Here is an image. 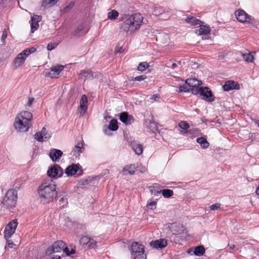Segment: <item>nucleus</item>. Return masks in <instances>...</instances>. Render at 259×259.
Instances as JSON below:
<instances>
[{"mask_svg": "<svg viewBox=\"0 0 259 259\" xmlns=\"http://www.w3.org/2000/svg\"><path fill=\"white\" fill-rule=\"evenodd\" d=\"M203 23L199 24L200 28L198 29V35H206L210 33V27L206 25H203ZM198 29L196 30V33H197Z\"/></svg>", "mask_w": 259, "mask_h": 259, "instance_id": "22", "label": "nucleus"}, {"mask_svg": "<svg viewBox=\"0 0 259 259\" xmlns=\"http://www.w3.org/2000/svg\"><path fill=\"white\" fill-rule=\"evenodd\" d=\"M136 167L134 164L127 165L123 168V171H128V173L131 175L135 174Z\"/></svg>", "mask_w": 259, "mask_h": 259, "instance_id": "30", "label": "nucleus"}, {"mask_svg": "<svg viewBox=\"0 0 259 259\" xmlns=\"http://www.w3.org/2000/svg\"><path fill=\"white\" fill-rule=\"evenodd\" d=\"M84 29V26L82 25H80L78 26L76 29V30L75 31V34H77L78 33H79L80 31L83 30Z\"/></svg>", "mask_w": 259, "mask_h": 259, "instance_id": "51", "label": "nucleus"}, {"mask_svg": "<svg viewBox=\"0 0 259 259\" xmlns=\"http://www.w3.org/2000/svg\"><path fill=\"white\" fill-rule=\"evenodd\" d=\"M80 75L81 76H85V77H87L88 78H93V72L91 71H89V70H84L82 71L80 74Z\"/></svg>", "mask_w": 259, "mask_h": 259, "instance_id": "38", "label": "nucleus"}, {"mask_svg": "<svg viewBox=\"0 0 259 259\" xmlns=\"http://www.w3.org/2000/svg\"><path fill=\"white\" fill-rule=\"evenodd\" d=\"M61 256L60 255H53L50 259H60Z\"/></svg>", "mask_w": 259, "mask_h": 259, "instance_id": "57", "label": "nucleus"}, {"mask_svg": "<svg viewBox=\"0 0 259 259\" xmlns=\"http://www.w3.org/2000/svg\"><path fill=\"white\" fill-rule=\"evenodd\" d=\"M192 93L195 95L199 94L200 96H203L205 98L206 101L209 102H212L214 100V97L211 91L207 87L193 89Z\"/></svg>", "mask_w": 259, "mask_h": 259, "instance_id": "6", "label": "nucleus"}, {"mask_svg": "<svg viewBox=\"0 0 259 259\" xmlns=\"http://www.w3.org/2000/svg\"><path fill=\"white\" fill-rule=\"evenodd\" d=\"M118 122L116 119H112L109 123L108 128L112 131H116L118 130Z\"/></svg>", "mask_w": 259, "mask_h": 259, "instance_id": "32", "label": "nucleus"}, {"mask_svg": "<svg viewBox=\"0 0 259 259\" xmlns=\"http://www.w3.org/2000/svg\"><path fill=\"white\" fill-rule=\"evenodd\" d=\"M131 146L137 154L140 155L143 153V148L142 145L134 142L131 143Z\"/></svg>", "mask_w": 259, "mask_h": 259, "instance_id": "26", "label": "nucleus"}, {"mask_svg": "<svg viewBox=\"0 0 259 259\" xmlns=\"http://www.w3.org/2000/svg\"><path fill=\"white\" fill-rule=\"evenodd\" d=\"M58 1V0H45L44 1L42 5L44 6L52 7L55 5Z\"/></svg>", "mask_w": 259, "mask_h": 259, "instance_id": "37", "label": "nucleus"}, {"mask_svg": "<svg viewBox=\"0 0 259 259\" xmlns=\"http://www.w3.org/2000/svg\"><path fill=\"white\" fill-rule=\"evenodd\" d=\"M63 250L64 252H65V253L66 254V255L67 256H69L70 255V251L67 247H66L65 246V247L63 248Z\"/></svg>", "mask_w": 259, "mask_h": 259, "instance_id": "55", "label": "nucleus"}, {"mask_svg": "<svg viewBox=\"0 0 259 259\" xmlns=\"http://www.w3.org/2000/svg\"><path fill=\"white\" fill-rule=\"evenodd\" d=\"M185 20L187 23H190L191 25H193L203 23V22H202L201 21H200L199 19H198L194 17H188L185 19Z\"/></svg>", "mask_w": 259, "mask_h": 259, "instance_id": "31", "label": "nucleus"}, {"mask_svg": "<svg viewBox=\"0 0 259 259\" xmlns=\"http://www.w3.org/2000/svg\"><path fill=\"white\" fill-rule=\"evenodd\" d=\"M30 50H28V49H26L24 50L22 52V54L24 56V57L26 58V56H28L30 54Z\"/></svg>", "mask_w": 259, "mask_h": 259, "instance_id": "53", "label": "nucleus"}, {"mask_svg": "<svg viewBox=\"0 0 259 259\" xmlns=\"http://www.w3.org/2000/svg\"><path fill=\"white\" fill-rule=\"evenodd\" d=\"M48 176L52 178H57L61 177L63 174L62 168L58 164H54L53 166L50 167L47 171Z\"/></svg>", "mask_w": 259, "mask_h": 259, "instance_id": "10", "label": "nucleus"}, {"mask_svg": "<svg viewBox=\"0 0 259 259\" xmlns=\"http://www.w3.org/2000/svg\"><path fill=\"white\" fill-rule=\"evenodd\" d=\"M74 6L73 3H70L68 5H67L66 7L64 8L63 11L64 12H67L68 11L71 9H72Z\"/></svg>", "mask_w": 259, "mask_h": 259, "instance_id": "50", "label": "nucleus"}, {"mask_svg": "<svg viewBox=\"0 0 259 259\" xmlns=\"http://www.w3.org/2000/svg\"><path fill=\"white\" fill-rule=\"evenodd\" d=\"M153 13L155 16H161V19H167L170 16V14L168 12L164 13V10L160 7H155Z\"/></svg>", "mask_w": 259, "mask_h": 259, "instance_id": "20", "label": "nucleus"}, {"mask_svg": "<svg viewBox=\"0 0 259 259\" xmlns=\"http://www.w3.org/2000/svg\"><path fill=\"white\" fill-rule=\"evenodd\" d=\"M83 146V143L82 142H78L77 145L75 146L74 147V150L75 152H77L78 153H79L81 152V150Z\"/></svg>", "mask_w": 259, "mask_h": 259, "instance_id": "42", "label": "nucleus"}, {"mask_svg": "<svg viewBox=\"0 0 259 259\" xmlns=\"http://www.w3.org/2000/svg\"><path fill=\"white\" fill-rule=\"evenodd\" d=\"M124 49H123L122 47H119L115 49V53L116 54H120L122 53Z\"/></svg>", "mask_w": 259, "mask_h": 259, "instance_id": "54", "label": "nucleus"}, {"mask_svg": "<svg viewBox=\"0 0 259 259\" xmlns=\"http://www.w3.org/2000/svg\"><path fill=\"white\" fill-rule=\"evenodd\" d=\"M204 252L205 249L203 246H198L194 248V254L196 255H202Z\"/></svg>", "mask_w": 259, "mask_h": 259, "instance_id": "33", "label": "nucleus"}, {"mask_svg": "<svg viewBox=\"0 0 259 259\" xmlns=\"http://www.w3.org/2000/svg\"><path fill=\"white\" fill-rule=\"evenodd\" d=\"M197 143H198L203 149L207 148L209 144L206 140V139L203 137L198 138L196 140Z\"/></svg>", "mask_w": 259, "mask_h": 259, "instance_id": "29", "label": "nucleus"}, {"mask_svg": "<svg viewBox=\"0 0 259 259\" xmlns=\"http://www.w3.org/2000/svg\"><path fill=\"white\" fill-rule=\"evenodd\" d=\"M18 117L24 119V121L30 123V121L32 119V114L28 111H24L17 116Z\"/></svg>", "mask_w": 259, "mask_h": 259, "instance_id": "23", "label": "nucleus"}, {"mask_svg": "<svg viewBox=\"0 0 259 259\" xmlns=\"http://www.w3.org/2000/svg\"><path fill=\"white\" fill-rule=\"evenodd\" d=\"M28 50H30V53L35 52L36 50V48L34 47H32L31 48L28 49Z\"/></svg>", "mask_w": 259, "mask_h": 259, "instance_id": "61", "label": "nucleus"}, {"mask_svg": "<svg viewBox=\"0 0 259 259\" xmlns=\"http://www.w3.org/2000/svg\"><path fill=\"white\" fill-rule=\"evenodd\" d=\"M59 201L60 202V204H61L62 203H65L63 205V206H64L66 204H67V199L66 198L64 197H62L60 199Z\"/></svg>", "mask_w": 259, "mask_h": 259, "instance_id": "52", "label": "nucleus"}, {"mask_svg": "<svg viewBox=\"0 0 259 259\" xmlns=\"http://www.w3.org/2000/svg\"><path fill=\"white\" fill-rule=\"evenodd\" d=\"M223 89L224 91H229L234 89H239V84L232 80H228L226 82L225 84L223 85Z\"/></svg>", "mask_w": 259, "mask_h": 259, "instance_id": "19", "label": "nucleus"}, {"mask_svg": "<svg viewBox=\"0 0 259 259\" xmlns=\"http://www.w3.org/2000/svg\"><path fill=\"white\" fill-rule=\"evenodd\" d=\"M118 16V12L115 10H113L108 13V18L110 20H115Z\"/></svg>", "mask_w": 259, "mask_h": 259, "instance_id": "34", "label": "nucleus"}, {"mask_svg": "<svg viewBox=\"0 0 259 259\" xmlns=\"http://www.w3.org/2000/svg\"><path fill=\"white\" fill-rule=\"evenodd\" d=\"M88 98L86 95H83L80 100V114L83 115L87 111Z\"/></svg>", "mask_w": 259, "mask_h": 259, "instance_id": "21", "label": "nucleus"}, {"mask_svg": "<svg viewBox=\"0 0 259 259\" xmlns=\"http://www.w3.org/2000/svg\"><path fill=\"white\" fill-rule=\"evenodd\" d=\"M146 126L147 128H149L152 132H155V131L157 130V123L155 122L150 120Z\"/></svg>", "mask_w": 259, "mask_h": 259, "instance_id": "36", "label": "nucleus"}, {"mask_svg": "<svg viewBox=\"0 0 259 259\" xmlns=\"http://www.w3.org/2000/svg\"><path fill=\"white\" fill-rule=\"evenodd\" d=\"M25 60V57H24V56H23V54H22V53H21L19 54H18V55L16 57L15 61L16 63L22 64L24 63Z\"/></svg>", "mask_w": 259, "mask_h": 259, "instance_id": "39", "label": "nucleus"}, {"mask_svg": "<svg viewBox=\"0 0 259 259\" xmlns=\"http://www.w3.org/2000/svg\"><path fill=\"white\" fill-rule=\"evenodd\" d=\"M63 155V152L60 150L56 149H51L49 156L53 162H56L60 160Z\"/></svg>", "mask_w": 259, "mask_h": 259, "instance_id": "15", "label": "nucleus"}, {"mask_svg": "<svg viewBox=\"0 0 259 259\" xmlns=\"http://www.w3.org/2000/svg\"><path fill=\"white\" fill-rule=\"evenodd\" d=\"M161 193L165 198H169L174 194L173 191L170 189H163L161 190Z\"/></svg>", "mask_w": 259, "mask_h": 259, "instance_id": "35", "label": "nucleus"}, {"mask_svg": "<svg viewBox=\"0 0 259 259\" xmlns=\"http://www.w3.org/2000/svg\"><path fill=\"white\" fill-rule=\"evenodd\" d=\"M38 193L40 201L43 203H50L57 197L56 185L49 182H45L39 186Z\"/></svg>", "mask_w": 259, "mask_h": 259, "instance_id": "1", "label": "nucleus"}, {"mask_svg": "<svg viewBox=\"0 0 259 259\" xmlns=\"http://www.w3.org/2000/svg\"><path fill=\"white\" fill-rule=\"evenodd\" d=\"M177 63L179 65H185L186 64L188 65H200V62L196 61L195 59H190L188 58L178 61Z\"/></svg>", "mask_w": 259, "mask_h": 259, "instance_id": "24", "label": "nucleus"}, {"mask_svg": "<svg viewBox=\"0 0 259 259\" xmlns=\"http://www.w3.org/2000/svg\"><path fill=\"white\" fill-rule=\"evenodd\" d=\"M167 244V240L165 239H159L152 241L149 245L153 249H162L166 246Z\"/></svg>", "mask_w": 259, "mask_h": 259, "instance_id": "14", "label": "nucleus"}, {"mask_svg": "<svg viewBox=\"0 0 259 259\" xmlns=\"http://www.w3.org/2000/svg\"><path fill=\"white\" fill-rule=\"evenodd\" d=\"M255 192L257 195H259V186L256 188Z\"/></svg>", "mask_w": 259, "mask_h": 259, "instance_id": "64", "label": "nucleus"}, {"mask_svg": "<svg viewBox=\"0 0 259 259\" xmlns=\"http://www.w3.org/2000/svg\"><path fill=\"white\" fill-rule=\"evenodd\" d=\"M34 137L37 141L42 142L47 141L51 137V135L47 133L46 128L43 127L40 132H37L34 135Z\"/></svg>", "mask_w": 259, "mask_h": 259, "instance_id": "13", "label": "nucleus"}, {"mask_svg": "<svg viewBox=\"0 0 259 259\" xmlns=\"http://www.w3.org/2000/svg\"><path fill=\"white\" fill-rule=\"evenodd\" d=\"M185 83L192 92L193 89H199L198 87L202 84V81L196 78H188L185 80Z\"/></svg>", "mask_w": 259, "mask_h": 259, "instance_id": "16", "label": "nucleus"}, {"mask_svg": "<svg viewBox=\"0 0 259 259\" xmlns=\"http://www.w3.org/2000/svg\"><path fill=\"white\" fill-rule=\"evenodd\" d=\"M65 66H52L49 69H46L44 73L46 77L57 78Z\"/></svg>", "mask_w": 259, "mask_h": 259, "instance_id": "7", "label": "nucleus"}, {"mask_svg": "<svg viewBox=\"0 0 259 259\" xmlns=\"http://www.w3.org/2000/svg\"><path fill=\"white\" fill-rule=\"evenodd\" d=\"M159 96L158 95H154L152 96V98H151V99L154 100V101H156V99H159Z\"/></svg>", "mask_w": 259, "mask_h": 259, "instance_id": "59", "label": "nucleus"}, {"mask_svg": "<svg viewBox=\"0 0 259 259\" xmlns=\"http://www.w3.org/2000/svg\"><path fill=\"white\" fill-rule=\"evenodd\" d=\"M179 126L183 130H188V128L189 127V125L186 121H181L179 123Z\"/></svg>", "mask_w": 259, "mask_h": 259, "instance_id": "41", "label": "nucleus"}, {"mask_svg": "<svg viewBox=\"0 0 259 259\" xmlns=\"http://www.w3.org/2000/svg\"><path fill=\"white\" fill-rule=\"evenodd\" d=\"M41 20L40 16L34 15L31 19V31L33 33L38 27V22Z\"/></svg>", "mask_w": 259, "mask_h": 259, "instance_id": "17", "label": "nucleus"}, {"mask_svg": "<svg viewBox=\"0 0 259 259\" xmlns=\"http://www.w3.org/2000/svg\"><path fill=\"white\" fill-rule=\"evenodd\" d=\"M91 241V238L88 236H83L80 239V243L83 245L87 246L89 242Z\"/></svg>", "mask_w": 259, "mask_h": 259, "instance_id": "40", "label": "nucleus"}, {"mask_svg": "<svg viewBox=\"0 0 259 259\" xmlns=\"http://www.w3.org/2000/svg\"><path fill=\"white\" fill-rule=\"evenodd\" d=\"M33 101H34V98H29L28 99V103H27V105L29 106H31V105L32 104Z\"/></svg>", "mask_w": 259, "mask_h": 259, "instance_id": "56", "label": "nucleus"}, {"mask_svg": "<svg viewBox=\"0 0 259 259\" xmlns=\"http://www.w3.org/2000/svg\"><path fill=\"white\" fill-rule=\"evenodd\" d=\"M57 46V44L55 43H49L47 46V49L48 51H52L55 49Z\"/></svg>", "mask_w": 259, "mask_h": 259, "instance_id": "49", "label": "nucleus"}, {"mask_svg": "<svg viewBox=\"0 0 259 259\" xmlns=\"http://www.w3.org/2000/svg\"><path fill=\"white\" fill-rule=\"evenodd\" d=\"M220 206H221V204L217 203H215L214 204L211 205L210 207V208L211 210H217L219 208H220Z\"/></svg>", "mask_w": 259, "mask_h": 259, "instance_id": "48", "label": "nucleus"}, {"mask_svg": "<svg viewBox=\"0 0 259 259\" xmlns=\"http://www.w3.org/2000/svg\"><path fill=\"white\" fill-rule=\"evenodd\" d=\"M8 36V31L7 29H4L3 31L2 36L1 37V40L3 43H5V39Z\"/></svg>", "mask_w": 259, "mask_h": 259, "instance_id": "47", "label": "nucleus"}, {"mask_svg": "<svg viewBox=\"0 0 259 259\" xmlns=\"http://www.w3.org/2000/svg\"><path fill=\"white\" fill-rule=\"evenodd\" d=\"M145 247L137 242H133L131 245V254L134 259H147L144 254Z\"/></svg>", "mask_w": 259, "mask_h": 259, "instance_id": "4", "label": "nucleus"}, {"mask_svg": "<svg viewBox=\"0 0 259 259\" xmlns=\"http://www.w3.org/2000/svg\"><path fill=\"white\" fill-rule=\"evenodd\" d=\"M65 243L62 240H58L53 243L46 251V255H50L55 252H59L65 246Z\"/></svg>", "mask_w": 259, "mask_h": 259, "instance_id": "8", "label": "nucleus"}, {"mask_svg": "<svg viewBox=\"0 0 259 259\" xmlns=\"http://www.w3.org/2000/svg\"><path fill=\"white\" fill-rule=\"evenodd\" d=\"M150 191L151 194L156 195L158 193H160L161 190L160 189V186L157 184H154L152 186L149 187Z\"/></svg>", "mask_w": 259, "mask_h": 259, "instance_id": "28", "label": "nucleus"}, {"mask_svg": "<svg viewBox=\"0 0 259 259\" xmlns=\"http://www.w3.org/2000/svg\"><path fill=\"white\" fill-rule=\"evenodd\" d=\"M155 205H156V202L154 201H153V202H150L149 203H148L147 204V206H151L152 207L153 206H155Z\"/></svg>", "mask_w": 259, "mask_h": 259, "instance_id": "60", "label": "nucleus"}, {"mask_svg": "<svg viewBox=\"0 0 259 259\" xmlns=\"http://www.w3.org/2000/svg\"><path fill=\"white\" fill-rule=\"evenodd\" d=\"M81 166L78 164H72L71 165L67 167L65 170V174L67 176H71L77 174V171L78 175H81L82 174V170L81 169Z\"/></svg>", "mask_w": 259, "mask_h": 259, "instance_id": "11", "label": "nucleus"}, {"mask_svg": "<svg viewBox=\"0 0 259 259\" xmlns=\"http://www.w3.org/2000/svg\"><path fill=\"white\" fill-rule=\"evenodd\" d=\"M228 246L230 248V249H233L235 247V245L234 244H231V245L228 244Z\"/></svg>", "mask_w": 259, "mask_h": 259, "instance_id": "63", "label": "nucleus"}, {"mask_svg": "<svg viewBox=\"0 0 259 259\" xmlns=\"http://www.w3.org/2000/svg\"><path fill=\"white\" fill-rule=\"evenodd\" d=\"M255 53L254 52H248L247 53H244L242 54V57L243 59L246 61L247 63H253V60H254V54Z\"/></svg>", "mask_w": 259, "mask_h": 259, "instance_id": "25", "label": "nucleus"}, {"mask_svg": "<svg viewBox=\"0 0 259 259\" xmlns=\"http://www.w3.org/2000/svg\"><path fill=\"white\" fill-rule=\"evenodd\" d=\"M143 17L140 14L131 15L122 23L121 30L124 32L133 33L139 28Z\"/></svg>", "mask_w": 259, "mask_h": 259, "instance_id": "2", "label": "nucleus"}, {"mask_svg": "<svg viewBox=\"0 0 259 259\" xmlns=\"http://www.w3.org/2000/svg\"><path fill=\"white\" fill-rule=\"evenodd\" d=\"M235 16L237 20L241 23L251 24H255L254 18L248 15L244 10H238L235 12Z\"/></svg>", "mask_w": 259, "mask_h": 259, "instance_id": "5", "label": "nucleus"}, {"mask_svg": "<svg viewBox=\"0 0 259 259\" xmlns=\"http://www.w3.org/2000/svg\"><path fill=\"white\" fill-rule=\"evenodd\" d=\"M119 119L122 122L126 124H131L134 121L133 116L129 115L127 112H122L120 113Z\"/></svg>", "mask_w": 259, "mask_h": 259, "instance_id": "18", "label": "nucleus"}, {"mask_svg": "<svg viewBox=\"0 0 259 259\" xmlns=\"http://www.w3.org/2000/svg\"><path fill=\"white\" fill-rule=\"evenodd\" d=\"M147 76L146 75H141L138 76H136L134 79H132L133 81H141L147 78Z\"/></svg>", "mask_w": 259, "mask_h": 259, "instance_id": "46", "label": "nucleus"}, {"mask_svg": "<svg viewBox=\"0 0 259 259\" xmlns=\"http://www.w3.org/2000/svg\"><path fill=\"white\" fill-rule=\"evenodd\" d=\"M150 66H138L137 70L141 72H143L144 71L148 70V72H150V69H149Z\"/></svg>", "mask_w": 259, "mask_h": 259, "instance_id": "45", "label": "nucleus"}, {"mask_svg": "<svg viewBox=\"0 0 259 259\" xmlns=\"http://www.w3.org/2000/svg\"><path fill=\"white\" fill-rule=\"evenodd\" d=\"M169 227L171 232H175L176 233H179L182 231V226L180 224L172 223L171 224Z\"/></svg>", "mask_w": 259, "mask_h": 259, "instance_id": "27", "label": "nucleus"}, {"mask_svg": "<svg viewBox=\"0 0 259 259\" xmlns=\"http://www.w3.org/2000/svg\"><path fill=\"white\" fill-rule=\"evenodd\" d=\"M251 120L259 127V119H251Z\"/></svg>", "mask_w": 259, "mask_h": 259, "instance_id": "62", "label": "nucleus"}, {"mask_svg": "<svg viewBox=\"0 0 259 259\" xmlns=\"http://www.w3.org/2000/svg\"><path fill=\"white\" fill-rule=\"evenodd\" d=\"M17 199V192L16 190L11 189L7 191L3 198L2 204L6 208L11 209L15 206Z\"/></svg>", "mask_w": 259, "mask_h": 259, "instance_id": "3", "label": "nucleus"}, {"mask_svg": "<svg viewBox=\"0 0 259 259\" xmlns=\"http://www.w3.org/2000/svg\"><path fill=\"white\" fill-rule=\"evenodd\" d=\"M87 246L90 248H95L97 247V242L93 239L91 238V241L89 242Z\"/></svg>", "mask_w": 259, "mask_h": 259, "instance_id": "44", "label": "nucleus"}, {"mask_svg": "<svg viewBox=\"0 0 259 259\" xmlns=\"http://www.w3.org/2000/svg\"><path fill=\"white\" fill-rule=\"evenodd\" d=\"M17 224L16 221H13L6 226L4 232V237L6 240L10 238L12 234L14 233Z\"/></svg>", "mask_w": 259, "mask_h": 259, "instance_id": "12", "label": "nucleus"}, {"mask_svg": "<svg viewBox=\"0 0 259 259\" xmlns=\"http://www.w3.org/2000/svg\"><path fill=\"white\" fill-rule=\"evenodd\" d=\"M191 90H190V88H188V87L185 85H180L179 87V92H180V93L183 92H189Z\"/></svg>", "mask_w": 259, "mask_h": 259, "instance_id": "43", "label": "nucleus"}, {"mask_svg": "<svg viewBox=\"0 0 259 259\" xmlns=\"http://www.w3.org/2000/svg\"><path fill=\"white\" fill-rule=\"evenodd\" d=\"M14 125L16 130L20 132H27L31 126V124L24 121L18 116L16 118Z\"/></svg>", "mask_w": 259, "mask_h": 259, "instance_id": "9", "label": "nucleus"}, {"mask_svg": "<svg viewBox=\"0 0 259 259\" xmlns=\"http://www.w3.org/2000/svg\"><path fill=\"white\" fill-rule=\"evenodd\" d=\"M8 245L10 248H13V246L15 245V244L13 242H8Z\"/></svg>", "mask_w": 259, "mask_h": 259, "instance_id": "58", "label": "nucleus"}]
</instances>
